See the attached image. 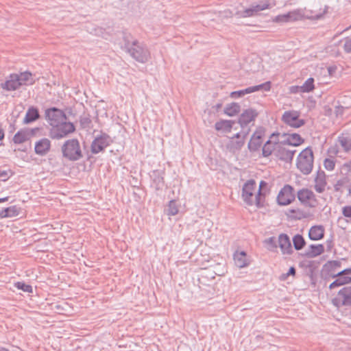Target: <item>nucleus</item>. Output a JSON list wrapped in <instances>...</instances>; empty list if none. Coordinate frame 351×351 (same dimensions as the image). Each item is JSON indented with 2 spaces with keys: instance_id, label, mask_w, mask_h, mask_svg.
I'll use <instances>...</instances> for the list:
<instances>
[{
  "instance_id": "nucleus-1",
  "label": "nucleus",
  "mask_w": 351,
  "mask_h": 351,
  "mask_svg": "<svg viewBox=\"0 0 351 351\" xmlns=\"http://www.w3.org/2000/svg\"><path fill=\"white\" fill-rule=\"evenodd\" d=\"M35 83L33 75L29 71L11 73L5 80L0 83V88L5 91H14L23 86H30Z\"/></svg>"
},
{
  "instance_id": "nucleus-2",
  "label": "nucleus",
  "mask_w": 351,
  "mask_h": 351,
  "mask_svg": "<svg viewBox=\"0 0 351 351\" xmlns=\"http://www.w3.org/2000/svg\"><path fill=\"white\" fill-rule=\"evenodd\" d=\"M62 156L70 161H77L83 157L80 142L77 138L66 141L61 147Z\"/></svg>"
},
{
  "instance_id": "nucleus-3",
  "label": "nucleus",
  "mask_w": 351,
  "mask_h": 351,
  "mask_svg": "<svg viewBox=\"0 0 351 351\" xmlns=\"http://www.w3.org/2000/svg\"><path fill=\"white\" fill-rule=\"evenodd\" d=\"M313 152L311 147H306L298 155L296 161L297 168L304 175H308L313 167Z\"/></svg>"
},
{
  "instance_id": "nucleus-4",
  "label": "nucleus",
  "mask_w": 351,
  "mask_h": 351,
  "mask_svg": "<svg viewBox=\"0 0 351 351\" xmlns=\"http://www.w3.org/2000/svg\"><path fill=\"white\" fill-rule=\"evenodd\" d=\"M126 52L136 61L141 63H145L150 58V52L147 47L137 40H135L132 47Z\"/></svg>"
},
{
  "instance_id": "nucleus-5",
  "label": "nucleus",
  "mask_w": 351,
  "mask_h": 351,
  "mask_svg": "<svg viewBox=\"0 0 351 351\" xmlns=\"http://www.w3.org/2000/svg\"><path fill=\"white\" fill-rule=\"evenodd\" d=\"M75 130V126L72 123L66 121H62L51 127L49 131V136L53 139L58 140L73 132Z\"/></svg>"
},
{
  "instance_id": "nucleus-6",
  "label": "nucleus",
  "mask_w": 351,
  "mask_h": 351,
  "mask_svg": "<svg viewBox=\"0 0 351 351\" xmlns=\"http://www.w3.org/2000/svg\"><path fill=\"white\" fill-rule=\"evenodd\" d=\"M45 119L49 124L53 127L62 121H66L67 117L62 110L52 107L45 110Z\"/></svg>"
},
{
  "instance_id": "nucleus-7",
  "label": "nucleus",
  "mask_w": 351,
  "mask_h": 351,
  "mask_svg": "<svg viewBox=\"0 0 351 351\" xmlns=\"http://www.w3.org/2000/svg\"><path fill=\"white\" fill-rule=\"evenodd\" d=\"M111 143L112 140L110 136L106 133H102L93 141L90 145V151L94 154H99L104 152Z\"/></svg>"
},
{
  "instance_id": "nucleus-8",
  "label": "nucleus",
  "mask_w": 351,
  "mask_h": 351,
  "mask_svg": "<svg viewBox=\"0 0 351 351\" xmlns=\"http://www.w3.org/2000/svg\"><path fill=\"white\" fill-rule=\"evenodd\" d=\"M294 189L289 184H285L280 191L277 196V202L279 205L287 206L295 200Z\"/></svg>"
},
{
  "instance_id": "nucleus-9",
  "label": "nucleus",
  "mask_w": 351,
  "mask_h": 351,
  "mask_svg": "<svg viewBox=\"0 0 351 351\" xmlns=\"http://www.w3.org/2000/svg\"><path fill=\"white\" fill-rule=\"evenodd\" d=\"M282 141L277 143V149L275 152V156L280 160L290 163L292 162L295 149H289Z\"/></svg>"
},
{
  "instance_id": "nucleus-10",
  "label": "nucleus",
  "mask_w": 351,
  "mask_h": 351,
  "mask_svg": "<svg viewBox=\"0 0 351 351\" xmlns=\"http://www.w3.org/2000/svg\"><path fill=\"white\" fill-rule=\"evenodd\" d=\"M332 304L339 308L343 306H351V287L341 289L335 298L332 300Z\"/></svg>"
},
{
  "instance_id": "nucleus-11",
  "label": "nucleus",
  "mask_w": 351,
  "mask_h": 351,
  "mask_svg": "<svg viewBox=\"0 0 351 351\" xmlns=\"http://www.w3.org/2000/svg\"><path fill=\"white\" fill-rule=\"evenodd\" d=\"M269 3L268 1H261L255 5H252L249 8H246L242 11H237L234 15L239 18H246L256 15L258 12L266 10L269 8Z\"/></svg>"
},
{
  "instance_id": "nucleus-12",
  "label": "nucleus",
  "mask_w": 351,
  "mask_h": 351,
  "mask_svg": "<svg viewBox=\"0 0 351 351\" xmlns=\"http://www.w3.org/2000/svg\"><path fill=\"white\" fill-rule=\"evenodd\" d=\"M351 274V268H346L342 271H338L337 273H332L331 278L336 280H334L330 285L329 289H332L335 287H338L351 282V277L348 275Z\"/></svg>"
},
{
  "instance_id": "nucleus-13",
  "label": "nucleus",
  "mask_w": 351,
  "mask_h": 351,
  "mask_svg": "<svg viewBox=\"0 0 351 351\" xmlns=\"http://www.w3.org/2000/svg\"><path fill=\"white\" fill-rule=\"evenodd\" d=\"M299 112L294 110L285 111L282 117V121L294 128H299L305 124L304 119H299Z\"/></svg>"
},
{
  "instance_id": "nucleus-14",
  "label": "nucleus",
  "mask_w": 351,
  "mask_h": 351,
  "mask_svg": "<svg viewBox=\"0 0 351 351\" xmlns=\"http://www.w3.org/2000/svg\"><path fill=\"white\" fill-rule=\"evenodd\" d=\"M256 189V182L254 180H247L242 189V198L244 202L248 206H252L255 204L253 200L254 193Z\"/></svg>"
},
{
  "instance_id": "nucleus-15",
  "label": "nucleus",
  "mask_w": 351,
  "mask_h": 351,
  "mask_svg": "<svg viewBox=\"0 0 351 351\" xmlns=\"http://www.w3.org/2000/svg\"><path fill=\"white\" fill-rule=\"evenodd\" d=\"M270 88H271V83H270V82H267L265 83H263V84H259L257 86H250L245 89L233 91L230 93V96L231 98L237 99V98L243 97L246 94H250V93L260 90L261 89H263L265 90H269Z\"/></svg>"
},
{
  "instance_id": "nucleus-16",
  "label": "nucleus",
  "mask_w": 351,
  "mask_h": 351,
  "mask_svg": "<svg viewBox=\"0 0 351 351\" xmlns=\"http://www.w3.org/2000/svg\"><path fill=\"white\" fill-rule=\"evenodd\" d=\"M279 133H273L271 134L269 139L267 140L262 147V156L265 158L270 156L272 154L275 156L277 149V143L280 142L278 139Z\"/></svg>"
},
{
  "instance_id": "nucleus-17",
  "label": "nucleus",
  "mask_w": 351,
  "mask_h": 351,
  "mask_svg": "<svg viewBox=\"0 0 351 351\" xmlns=\"http://www.w3.org/2000/svg\"><path fill=\"white\" fill-rule=\"evenodd\" d=\"M258 112L253 108L245 109L240 114L238 123L240 125L241 128H244L251 123L254 121L256 118L258 117Z\"/></svg>"
},
{
  "instance_id": "nucleus-18",
  "label": "nucleus",
  "mask_w": 351,
  "mask_h": 351,
  "mask_svg": "<svg viewBox=\"0 0 351 351\" xmlns=\"http://www.w3.org/2000/svg\"><path fill=\"white\" fill-rule=\"evenodd\" d=\"M298 200L303 204L313 207L315 202V195L313 191L308 189H302L297 193Z\"/></svg>"
},
{
  "instance_id": "nucleus-19",
  "label": "nucleus",
  "mask_w": 351,
  "mask_h": 351,
  "mask_svg": "<svg viewBox=\"0 0 351 351\" xmlns=\"http://www.w3.org/2000/svg\"><path fill=\"white\" fill-rule=\"evenodd\" d=\"M51 146V141L47 138H43L35 143L34 152L40 156H45L49 152Z\"/></svg>"
},
{
  "instance_id": "nucleus-20",
  "label": "nucleus",
  "mask_w": 351,
  "mask_h": 351,
  "mask_svg": "<svg viewBox=\"0 0 351 351\" xmlns=\"http://www.w3.org/2000/svg\"><path fill=\"white\" fill-rule=\"evenodd\" d=\"M262 136L263 132L257 130L252 134L250 142L248 143L247 147L251 152H254L259 150L262 145Z\"/></svg>"
},
{
  "instance_id": "nucleus-21",
  "label": "nucleus",
  "mask_w": 351,
  "mask_h": 351,
  "mask_svg": "<svg viewBox=\"0 0 351 351\" xmlns=\"http://www.w3.org/2000/svg\"><path fill=\"white\" fill-rule=\"evenodd\" d=\"M278 246L282 254H291L293 248L289 236L286 234H280L278 237Z\"/></svg>"
},
{
  "instance_id": "nucleus-22",
  "label": "nucleus",
  "mask_w": 351,
  "mask_h": 351,
  "mask_svg": "<svg viewBox=\"0 0 351 351\" xmlns=\"http://www.w3.org/2000/svg\"><path fill=\"white\" fill-rule=\"evenodd\" d=\"M36 129H24L18 131L13 137V142L15 144H21L28 141L34 134Z\"/></svg>"
},
{
  "instance_id": "nucleus-23",
  "label": "nucleus",
  "mask_w": 351,
  "mask_h": 351,
  "mask_svg": "<svg viewBox=\"0 0 351 351\" xmlns=\"http://www.w3.org/2000/svg\"><path fill=\"white\" fill-rule=\"evenodd\" d=\"M150 177L152 180V186H154L156 191L162 190L165 186L162 171L160 170H154L151 173Z\"/></svg>"
},
{
  "instance_id": "nucleus-24",
  "label": "nucleus",
  "mask_w": 351,
  "mask_h": 351,
  "mask_svg": "<svg viewBox=\"0 0 351 351\" xmlns=\"http://www.w3.org/2000/svg\"><path fill=\"white\" fill-rule=\"evenodd\" d=\"M235 121L233 120L220 119L215 124V129L221 133H230Z\"/></svg>"
},
{
  "instance_id": "nucleus-25",
  "label": "nucleus",
  "mask_w": 351,
  "mask_h": 351,
  "mask_svg": "<svg viewBox=\"0 0 351 351\" xmlns=\"http://www.w3.org/2000/svg\"><path fill=\"white\" fill-rule=\"evenodd\" d=\"M21 208L14 205L0 210V219L16 217L20 214Z\"/></svg>"
},
{
  "instance_id": "nucleus-26",
  "label": "nucleus",
  "mask_w": 351,
  "mask_h": 351,
  "mask_svg": "<svg viewBox=\"0 0 351 351\" xmlns=\"http://www.w3.org/2000/svg\"><path fill=\"white\" fill-rule=\"evenodd\" d=\"M324 228L322 226H314L308 232V237L312 241H318L324 238Z\"/></svg>"
},
{
  "instance_id": "nucleus-27",
  "label": "nucleus",
  "mask_w": 351,
  "mask_h": 351,
  "mask_svg": "<svg viewBox=\"0 0 351 351\" xmlns=\"http://www.w3.org/2000/svg\"><path fill=\"white\" fill-rule=\"evenodd\" d=\"M283 136H286V134H284ZM287 139L282 141V142L287 145H292L296 147L300 145L304 141V140L300 136V135L296 133L288 134H287Z\"/></svg>"
},
{
  "instance_id": "nucleus-28",
  "label": "nucleus",
  "mask_w": 351,
  "mask_h": 351,
  "mask_svg": "<svg viewBox=\"0 0 351 351\" xmlns=\"http://www.w3.org/2000/svg\"><path fill=\"white\" fill-rule=\"evenodd\" d=\"M315 182V191L319 193L324 192L326 184L325 173L324 171H318Z\"/></svg>"
},
{
  "instance_id": "nucleus-29",
  "label": "nucleus",
  "mask_w": 351,
  "mask_h": 351,
  "mask_svg": "<svg viewBox=\"0 0 351 351\" xmlns=\"http://www.w3.org/2000/svg\"><path fill=\"white\" fill-rule=\"evenodd\" d=\"M234 261L235 265L239 268L245 267L249 264L247 254L244 251L236 252L234 254Z\"/></svg>"
},
{
  "instance_id": "nucleus-30",
  "label": "nucleus",
  "mask_w": 351,
  "mask_h": 351,
  "mask_svg": "<svg viewBox=\"0 0 351 351\" xmlns=\"http://www.w3.org/2000/svg\"><path fill=\"white\" fill-rule=\"evenodd\" d=\"M341 261H329L323 267L324 271L330 277L332 276V273H337V269L341 267Z\"/></svg>"
},
{
  "instance_id": "nucleus-31",
  "label": "nucleus",
  "mask_w": 351,
  "mask_h": 351,
  "mask_svg": "<svg viewBox=\"0 0 351 351\" xmlns=\"http://www.w3.org/2000/svg\"><path fill=\"white\" fill-rule=\"evenodd\" d=\"M324 252V247L322 244H311L308 250L306 252L305 256L308 258H314L322 254Z\"/></svg>"
},
{
  "instance_id": "nucleus-32",
  "label": "nucleus",
  "mask_w": 351,
  "mask_h": 351,
  "mask_svg": "<svg viewBox=\"0 0 351 351\" xmlns=\"http://www.w3.org/2000/svg\"><path fill=\"white\" fill-rule=\"evenodd\" d=\"M267 183L263 180L261 181L259 184L258 191L255 196V205L258 208H262L264 206V202L263 199L265 197V193L262 192V190L264 187H266Z\"/></svg>"
},
{
  "instance_id": "nucleus-33",
  "label": "nucleus",
  "mask_w": 351,
  "mask_h": 351,
  "mask_svg": "<svg viewBox=\"0 0 351 351\" xmlns=\"http://www.w3.org/2000/svg\"><path fill=\"white\" fill-rule=\"evenodd\" d=\"M40 117L38 110L36 108L31 107L28 109L24 118L25 123H29L35 121Z\"/></svg>"
},
{
  "instance_id": "nucleus-34",
  "label": "nucleus",
  "mask_w": 351,
  "mask_h": 351,
  "mask_svg": "<svg viewBox=\"0 0 351 351\" xmlns=\"http://www.w3.org/2000/svg\"><path fill=\"white\" fill-rule=\"evenodd\" d=\"M224 113L229 117H234L241 111V106L236 102L227 104L224 108Z\"/></svg>"
},
{
  "instance_id": "nucleus-35",
  "label": "nucleus",
  "mask_w": 351,
  "mask_h": 351,
  "mask_svg": "<svg viewBox=\"0 0 351 351\" xmlns=\"http://www.w3.org/2000/svg\"><path fill=\"white\" fill-rule=\"evenodd\" d=\"M339 142L346 152L351 149V137L348 133H343L338 138Z\"/></svg>"
},
{
  "instance_id": "nucleus-36",
  "label": "nucleus",
  "mask_w": 351,
  "mask_h": 351,
  "mask_svg": "<svg viewBox=\"0 0 351 351\" xmlns=\"http://www.w3.org/2000/svg\"><path fill=\"white\" fill-rule=\"evenodd\" d=\"M245 141L243 138L239 140H230L228 147L232 152L240 150L244 145Z\"/></svg>"
},
{
  "instance_id": "nucleus-37",
  "label": "nucleus",
  "mask_w": 351,
  "mask_h": 351,
  "mask_svg": "<svg viewBox=\"0 0 351 351\" xmlns=\"http://www.w3.org/2000/svg\"><path fill=\"white\" fill-rule=\"evenodd\" d=\"M315 88L314 79L313 77L308 78L303 85L300 86V93H310Z\"/></svg>"
},
{
  "instance_id": "nucleus-38",
  "label": "nucleus",
  "mask_w": 351,
  "mask_h": 351,
  "mask_svg": "<svg viewBox=\"0 0 351 351\" xmlns=\"http://www.w3.org/2000/svg\"><path fill=\"white\" fill-rule=\"evenodd\" d=\"M293 246L296 250H302L305 244V240L301 234H296L293 238Z\"/></svg>"
},
{
  "instance_id": "nucleus-39",
  "label": "nucleus",
  "mask_w": 351,
  "mask_h": 351,
  "mask_svg": "<svg viewBox=\"0 0 351 351\" xmlns=\"http://www.w3.org/2000/svg\"><path fill=\"white\" fill-rule=\"evenodd\" d=\"M289 21H296L304 17V12L302 10H295L288 12Z\"/></svg>"
},
{
  "instance_id": "nucleus-40",
  "label": "nucleus",
  "mask_w": 351,
  "mask_h": 351,
  "mask_svg": "<svg viewBox=\"0 0 351 351\" xmlns=\"http://www.w3.org/2000/svg\"><path fill=\"white\" fill-rule=\"evenodd\" d=\"M165 212L169 216H174L178 213V207L176 204V202L174 199L169 201L167 208L165 209Z\"/></svg>"
},
{
  "instance_id": "nucleus-41",
  "label": "nucleus",
  "mask_w": 351,
  "mask_h": 351,
  "mask_svg": "<svg viewBox=\"0 0 351 351\" xmlns=\"http://www.w3.org/2000/svg\"><path fill=\"white\" fill-rule=\"evenodd\" d=\"M123 40L124 42L123 48L125 51H127L130 48L132 47L133 43L135 42L136 39H133L132 36L130 34L123 33Z\"/></svg>"
},
{
  "instance_id": "nucleus-42",
  "label": "nucleus",
  "mask_w": 351,
  "mask_h": 351,
  "mask_svg": "<svg viewBox=\"0 0 351 351\" xmlns=\"http://www.w3.org/2000/svg\"><path fill=\"white\" fill-rule=\"evenodd\" d=\"M288 217L293 219H301L305 217L302 211L299 209H290L289 210Z\"/></svg>"
},
{
  "instance_id": "nucleus-43",
  "label": "nucleus",
  "mask_w": 351,
  "mask_h": 351,
  "mask_svg": "<svg viewBox=\"0 0 351 351\" xmlns=\"http://www.w3.org/2000/svg\"><path fill=\"white\" fill-rule=\"evenodd\" d=\"M14 287L24 292L32 293V287L29 285L25 284L24 282H17L14 283Z\"/></svg>"
},
{
  "instance_id": "nucleus-44",
  "label": "nucleus",
  "mask_w": 351,
  "mask_h": 351,
  "mask_svg": "<svg viewBox=\"0 0 351 351\" xmlns=\"http://www.w3.org/2000/svg\"><path fill=\"white\" fill-rule=\"evenodd\" d=\"M91 119L89 116H82L80 119V125L84 129H88L90 128Z\"/></svg>"
},
{
  "instance_id": "nucleus-45",
  "label": "nucleus",
  "mask_w": 351,
  "mask_h": 351,
  "mask_svg": "<svg viewBox=\"0 0 351 351\" xmlns=\"http://www.w3.org/2000/svg\"><path fill=\"white\" fill-rule=\"evenodd\" d=\"M265 243L268 245L270 250H274L277 248V241L274 237H269L265 241Z\"/></svg>"
},
{
  "instance_id": "nucleus-46",
  "label": "nucleus",
  "mask_w": 351,
  "mask_h": 351,
  "mask_svg": "<svg viewBox=\"0 0 351 351\" xmlns=\"http://www.w3.org/2000/svg\"><path fill=\"white\" fill-rule=\"evenodd\" d=\"M273 21L278 23H283L290 22L289 19L288 13L280 14V15L275 16V18L273 19Z\"/></svg>"
},
{
  "instance_id": "nucleus-47",
  "label": "nucleus",
  "mask_w": 351,
  "mask_h": 351,
  "mask_svg": "<svg viewBox=\"0 0 351 351\" xmlns=\"http://www.w3.org/2000/svg\"><path fill=\"white\" fill-rule=\"evenodd\" d=\"M343 49L346 53H351V37L343 39Z\"/></svg>"
},
{
  "instance_id": "nucleus-48",
  "label": "nucleus",
  "mask_w": 351,
  "mask_h": 351,
  "mask_svg": "<svg viewBox=\"0 0 351 351\" xmlns=\"http://www.w3.org/2000/svg\"><path fill=\"white\" fill-rule=\"evenodd\" d=\"M324 165L327 170H332L335 168V164L332 159L326 158L324 162Z\"/></svg>"
},
{
  "instance_id": "nucleus-49",
  "label": "nucleus",
  "mask_w": 351,
  "mask_h": 351,
  "mask_svg": "<svg viewBox=\"0 0 351 351\" xmlns=\"http://www.w3.org/2000/svg\"><path fill=\"white\" fill-rule=\"evenodd\" d=\"M9 173L12 176L13 174L12 171L9 170H0V178H2V181H6L10 178Z\"/></svg>"
},
{
  "instance_id": "nucleus-50",
  "label": "nucleus",
  "mask_w": 351,
  "mask_h": 351,
  "mask_svg": "<svg viewBox=\"0 0 351 351\" xmlns=\"http://www.w3.org/2000/svg\"><path fill=\"white\" fill-rule=\"evenodd\" d=\"M342 214L343 215L349 219V221H351V206H346L342 208Z\"/></svg>"
},
{
  "instance_id": "nucleus-51",
  "label": "nucleus",
  "mask_w": 351,
  "mask_h": 351,
  "mask_svg": "<svg viewBox=\"0 0 351 351\" xmlns=\"http://www.w3.org/2000/svg\"><path fill=\"white\" fill-rule=\"evenodd\" d=\"M328 7L326 6L324 10L322 12H319V14H316L315 15H312L311 16H308L309 19H319L323 16V15L327 12Z\"/></svg>"
},
{
  "instance_id": "nucleus-52",
  "label": "nucleus",
  "mask_w": 351,
  "mask_h": 351,
  "mask_svg": "<svg viewBox=\"0 0 351 351\" xmlns=\"http://www.w3.org/2000/svg\"><path fill=\"white\" fill-rule=\"evenodd\" d=\"M344 181L343 180H338L334 185V189L335 191H340L341 186L343 185Z\"/></svg>"
},
{
  "instance_id": "nucleus-53",
  "label": "nucleus",
  "mask_w": 351,
  "mask_h": 351,
  "mask_svg": "<svg viewBox=\"0 0 351 351\" xmlns=\"http://www.w3.org/2000/svg\"><path fill=\"white\" fill-rule=\"evenodd\" d=\"M250 129L247 126L244 128H241V133H242V138L245 140L247 136L249 134Z\"/></svg>"
},
{
  "instance_id": "nucleus-54",
  "label": "nucleus",
  "mask_w": 351,
  "mask_h": 351,
  "mask_svg": "<svg viewBox=\"0 0 351 351\" xmlns=\"http://www.w3.org/2000/svg\"><path fill=\"white\" fill-rule=\"evenodd\" d=\"M290 92L291 93H298L300 92V86H292L290 87Z\"/></svg>"
},
{
  "instance_id": "nucleus-55",
  "label": "nucleus",
  "mask_w": 351,
  "mask_h": 351,
  "mask_svg": "<svg viewBox=\"0 0 351 351\" xmlns=\"http://www.w3.org/2000/svg\"><path fill=\"white\" fill-rule=\"evenodd\" d=\"M242 138V133L241 132L237 133L234 134L232 137L230 138V140H234V138H237V140H239Z\"/></svg>"
},
{
  "instance_id": "nucleus-56",
  "label": "nucleus",
  "mask_w": 351,
  "mask_h": 351,
  "mask_svg": "<svg viewBox=\"0 0 351 351\" xmlns=\"http://www.w3.org/2000/svg\"><path fill=\"white\" fill-rule=\"evenodd\" d=\"M295 269L294 267H291L287 272V275L289 276H295Z\"/></svg>"
},
{
  "instance_id": "nucleus-57",
  "label": "nucleus",
  "mask_w": 351,
  "mask_h": 351,
  "mask_svg": "<svg viewBox=\"0 0 351 351\" xmlns=\"http://www.w3.org/2000/svg\"><path fill=\"white\" fill-rule=\"evenodd\" d=\"M289 276V275H287V273L286 274H282L281 276H280V280H285L287 277Z\"/></svg>"
},
{
  "instance_id": "nucleus-58",
  "label": "nucleus",
  "mask_w": 351,
  "mask_h": 351,
  "mask_svg": "<svg viewBox=\"0 0 351 351\" xmlns=\"http://www.w3.org/2000/svg\"><path fill=\"white\" fill-rule=\"evenodd\" d=\"M9 198L10 197L8 196L0 198V203H3V202L8 201Z\"/></svg>"
},
{
  "instance_id": "nucleus-59",
  "label": "nucleus",
  "mask_w": 351,
  "mask_h": 351,
  "mask_svg": "<svg viewBox=\"0 0 351 351\" xmlns=\"http://www.w3.org/2000/svg\"><path fill=\"white\" fill-rule=\"evenodd\" d=\"M326 242H327L328 247L329 249H330V248H331V247H332V241H327Z\"/></svg>"
},
{
  "instance_id": "nucleus-60",
  "label": "nucleus",
  "mask_w": 351,
  "mask_h": 351,
  "mask_svg": "<svg viewBox=\"0 0 351 351\" xmlns=\"http://www.w3.org/2000/svg\"><path fill=\"white\" fill-rule=\"evenodd\" d=\"M222 106V104L221 103H219L217 104H216V106H215L217 110L218 109H220Z\"/></svg>"
},
{
  "instance_id": "nucleus-61",
  "label": "nucleus",
  "mask_w": 351,
  "mask_h": 351,
  "mask_svg": "<svg viewBox=\"0 0 351 351\" xmlns=\"http://www.w3.org/2000/svg\"><path fill=\"white\" fill-rule=\"evenodd\" d=\"M1 145V143H0V145Z\"/></svg>"
}]
</instances>
